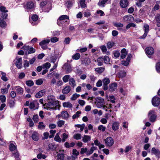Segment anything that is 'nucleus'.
I'll return each mask as SVG.
<instances>
[{
	"label": "nucleus",
	"instance_id": "obj_1",
	"mask_svg": "<svg viewBox=\"0 0 160 160\" xmlns=\"http://www.w3.org/2000/svg\"><path fill=\"white\" fill-rule=\"evenodd\" d=\"M45 108L48 110H54L59 109L60 105L58 101L48 102L47 104H45Z\"/></svg>",
	"mask_w": 160,
	"mask_h": 160
},
{
	"label": "nucleus",
	"instance_id": "obj_2",
	"mask_svg": "<svg viewBox=\"0 0 160 160\" xmlns=\"http://www.w3.org/2000/svg\"><path fill=\"white\" fill-rule=\"evenodd\" d=\"M14 62L18 68L20 69L22 67V58L17 57L14 60Z\"/></svg>",
	"mask_w": 160,
	"mask_h": 160
},
{
	"label": "nucleus",
	"instance_id": "obj_3",
	"mask_svg": "<svg viewBox=\"0 0 160 160\" xmlns=\"http://www.w3.org/2000/svg\"><path fill=\"white\" fill-rule=\"evenodd\" d=\"M96 100L97 102L96 105L97 108H101L104 105V101L102 98H97Z\"/></svg>",
	"mask_w": 160,
	"mask_h": 160
},
{
	"label": "nucleus",
	"instance_id": "obj_4",
	"mask_svg": "<svg viewBox=\"0 0 160 160\" xmlns=\"http://www.w3.org/2000/svg\"><path fill=\"white\" fill-rule=\"evenodd\" d=\"M155 111L153 110H150L148 113L149 120L151 122H154L155 121L156 116L155 115Z\"/></svg>",
	"mask_w": 160,
	"mask_h": 160
},
{
	"label": "nucleus",
	"instance_id": "obj_5",
	"mask_svg": "<svg viewBox=\"0 0 160 160\" xmlns=\"http://www.w3.org/2000/svg\"><path fill=\"white\" fill-rule=\"evenodd\" d=\"M145 51L148 57L149 58H150L151 56L154 53V50L152 47H149L146 48Z\"/></svg>",
	"mask_w": 160,
	"mask_h": 160
},
{
	"label": "nucleus",
	"instance_id": "obj_6",
	"mask_svg": "<svg viewBox=\"0 0 160 160\" xmlns=\"http://www.w3.org/2000/svg\"><path fill=\"white\" fill-rule=\"evenodd\" d=\"M45 5H47L48 7V8L46 10L45 12H48L52 8V4L50 2H47L46 1H43L41 2L40 4V6L41 7H43Z\"/></svg>",
	"mask_w": 160,
	"mask_h": 160
},
{
	"label": "nucleus",
	"instance_id": "obj_7",
	"mask_svg": "<svg viewBox=\"0 0 160 160\" xmlns=\"http://www.w3.org/2000/svg\"><path fill=\"white\" fill-rule=\"evenodd\" d=\"M0 10L2 12L1 17L3 18H6L8 16V14L6 12H8L7 10H6L5 7L3 6L0 7Z\"/></svg>",
	"mask_w": 160,
	"mask_h": 160
},
{
	"label": "nucleus",
	"instance_id": "obj_8",
	"mask_svg": "<svg viewBox=\"0 0 160 160\" xmlns=\"http://www.w3.org/2000/svg\"><path fill=\"white\" fill-rule=\"evenodd\" d=\"M152 103L154 106H158L160 104V99L157 96H155L152 99Z\"/></svg>",
	"mask_w": 160,
	"mask_h": 160
},
{
	"label": "nucleus",
	"instance_id": "obj_9",
	"mask_svg": "<svg viewBox=\"0 0 160 160\" xmlns=\"http://www.w3.org/2000/svg\"><path fill=\"white\" fill-rule=\"evenodd\" d=\"M22 48L24 50H28V54L33 53L35 52L36 50L32 47H30L29 46H23Z\"/></svg>",
	"mask_w": 160,
	"mask_h": 160
},
{
	"label": "nucleus",
	"instance_id": "obj_10",
	"mask_svg": "<svg viewBox=\"0 0 160 160\" xmlns=\"http://www.w3.org/2000/svg\"><path fill=\"white\" fill-rule=\"evenodd\" d=\"M134 19V17L131 15H126L123 17V21L128 23L132 22Z\"/></svg>",
	"mask_w": 160,
	"mask_h": 160
},
{
	"label": "nucleus",
	"instance_id": "obj_11",
	"mask_svg": "<svg viewBox=\"0 0 160 160\" xmlns=\"http://www.w3.org/2000/svg\"><path fill=\"white\" fill-rule=\"evenodd\" d=\"M63 69L65 70L66 73H69L72 71V69L70 64L65 63L63 67Z\"/></svg>",
	"mask_w": 160,
	"mask_h": 160
},
{
	"label": "nucleus",
	"instance_id": "obj_12",
	"mask_svg": "<svg viewBox=\"0 0 160 160\" xmlns=\"http://www.w3.org/2000/svg\"><path fill=\"white\" fill-rule=\"evenodd\" d=\"M149 26L147 24H145L144 26L143 30L144 31V34L140 37V38L143 39L145 38L147 35L149 29Z\"/></svg>",
	"mask_w": 160,
	"mask_h": 160
},
{
	"label": "nucleus",
	"instance_id": "obj_13",
	"mask_svg": "<svg viewBox=\"0 0 160 160\" xmlns=\"http://www.w3.org/2000/svg\"><path fill=\"white\" fill-rule=\"evenodd\" d=\"M120 4L123 8H126L129 5V2L128 0H120Z\"/></svg>",
	"mask_w": 160,
	"mask_h": 160
},
{
	"label": "nucleus",
	"instance_id": "obj_14",
	"mask_svg": "<svg viewBox=\"0 0 160 160\" xmlns=\"http://www.w3.org/2000/svg\"><path fill=\"white\" fill-rule=\"evenodd\" d=\"M91 62V59L88 58H85L82 61V63L86 66H87Z\"/></svg>",
	"mask_w": 160,
	"mask_h": 160
},
{
	"label": "nucleus",
	"instance_id": "obj_15",
	"mask_svg": "<svg viewBox=\"0 0 160 160\" xmlns=\"http://www.w3.org/2000/svg\"><path fill=\"white\" fill-rule=\"evenodd\" d=\"M34 7V3L32 1L28 2L27 3L26 8L28 10L32 9Z\"/></svg>",
	"mask_w": 160,
	"mask_h": 160
},
{
	"label": "nucleus",
	"instance_id": "obj_16",
	"mask_svg": "<svg viewBox=\"0 0 160 160\" xmlns=\"http://www.w3.org/2000/svg\"><path fill=\"white\" fill-rule=\"evenodd\" d=\"M15 90H16L18 94H22L23 92V88L19 86H17L14 87Z\"/></svg>",
	"mask_w": 160,
	"mask_h": 160
},
{
	"label": "nucleus",
	"instance_id": "obj_17",
	"mask_svg": "<svg viewBox=\"0 0 160 160\" xmlns=\"http://www.w3.org/2000/svg\"><path fill=\"white\" fill-rule=\"evenodd\" d=\"M62 106L63 107L72 109L73 107L72 104L70 102H67L63 103Z\"/></svg>",
	"mask_w": 160,
	"mask_h": 160
},
{
	"label": "nucleus",
	"instance_id": "obj_18",
	"mask_svg": "<svg viewBox=\"0 0 160 160\" xmlns=\"http://www.w3.org/2000/svg\"><path fill=\"white\" fill-rule=\"evenodd\" d=\"M60 115H58V116L60 117ZM61 117L62 118L64 119H67L69 117V114L67 111H62L61 112L60 115Z\"/></svg>",
	"mask_w": 160,
	"mask_h": 160
},
{
	"label": "nucleus",
	"instance_id": "obj_19",
	"mask_svg": "<svg viewBox=\"0 0 160 160\" xmlns=\"http://www.w3.org/2000/svg\"><path fill=\"white\" fill-rule=\"evenodd\" d=\"M117 87V85L116 83H113L109 85V90L110 91H113L116 89Z\"/></svg>",
	"mask_w": 160,
	"mask_h": 160
},
{
	"label": "nucleus",
	"instance_id": "obj_20",
	"mask_svg": "<svg viewBox=\"0 0 160 160\" xmlns=\"http://www.w3.org/2000/svg\"><path fill=\"white\" fill-rule=\"evenodd\" d=\"M151 153L152 154L155 155L156 156L159 157L160 156V150L158 149H156L155 148H153L151 150Z\"/></svg>",
	"mask_w": 160,
	"mask_h": 160
},
{
	"label": "nucleus",
	"instance_id": "obj_21",
	"mask_svg": "<svg viewBox=\"0 0 160 160\" xmlns=\"http://www.w3.org/2000/svg\"><path fill=\"white\" fill-rule=\"evenodd\" d=\"M45 91L44 90H42L36 94L35 97L38 98H39L45 94Z\"/></svg>",
	"mask_w": 160,
	"mask_h": 160
},
{
	"label": "nucleus",
	"instance_id": "obj_22",
	"mask_svg": "<svg viewBox=\"0 0 160 160\" xmlns=\"http://www.w3.org/2000/svg\"><path fill=\"white\" fill-rule=\"evenodd\" d=\"M71 90V88L69 86H66L62 90V92L64 94L68 93Z\"/></svg>",
	"mask_w": 160,
	"mask_h": 160
},
{
	"label": "nucleus",
	"instance_id": "obj_23",
	"mask_svg": "<svg viewBox=\"0 0 160 160\" xmlns=\"http://www.w3.org/2000/svg\"><path fill=\"white\" fill-rule=\"evenodd\" d=\"M121 58L123 59L125 58L126 55L128 54V52L125 48L122 49L121 51Z\"/></svg>",
	"mask_w": 160,
	"mask_h": 160
},
{
	"label": "nucleus",
	"instance_id": "obj_24",
	"mask_svg": "<svg viewBox=\"0 0 160 160\" xmlns=\"http://www.w3.org/2000/svg\"><path fill=\"white\" fill-rule=\"evenodd\" d=\"M4 19L0 17V26L2 28H5L7 26V24L4 20Z\"/></svg>",
	"mask_w": 160,
	"mask_h": 160
},
{
	"label": "nucleus",
	"instance_id": "obj_25",
	"mask_svg": "<svg viewBox=\"0 0 160 160\" xmlns=\"http://www.w3.org/2000/svg\"><path fill=\"white\" fill-rule=\"evenodd\" d=\"M119 124L118 122H114L112 125V129L114 131L117 130L119 128Z\"/></svg>",
	"mask_w": 160,
	"mask_h": 160
},
{
	"label": "nucleus",
	"instance_id": "obj_26",
	"mask_svg": "<svg viewBox=\"0 0 160 160\" xmlns=\"http://www.w3.org/2000/svg\"><path fill=\"white\" fill-rule=\"evenodd\" d=\"M48 148L51 150H54L57 148L56 145L53 143L49 144L48 145Z\"/></svg>",
	"mask_w": 160,
	"mask_h": 160
},
{
	"label": "nucleus",
	"instance_id": "obj_27",
	"mask_svg": "<svg viewBox=\"0 0 160 160\" xmlns=\"http://www.w3.org/2000/svg\"><path fill=\"white\" fill-rule=\"evenodd\" d=\"M32 138L33 140H38V135L37 132H34L32 135Z\"/></svg>",
	"mask_w": 160,
	"mask_h": 160
},
{
	"label": "nucleus",
	"instance_id": "obj_28",
	"mask_svg": "<svg viewBox=\"0 0 160 160\" xmlns=\"http://www.w3.org/2000/svg\"><path fill=\"white\" fill-rule=\"evenodd\" d=\"M96 147L95 148L94 147H92L90 149L87 150L86 153L87 155H89L92 154L94 150L96 149Z\"/></svg>",
	"mask_w": 160,
	"mask_h": 160
},
{
	"label": "nucleus",
	"instance_id": "obj_29",
	"mask_svg": "<svg viewBox=\"0 0 160 160\" xmlns=\"http://www.w3.org/2000/svg\"><path fill=\"white\" fill-rule=\"evenodd\" d=\"M48 102H54V101H58L55 100V97L52 95H50L48 97Z\"/></svg>",
	"mask_w": 160,
	"mask_h": 160
},
{
	"label": "nucleus",
	"instance_id": "obj_30",
	"mask_svg": "<svg viewBox=\"0 0 160 160\" xmlns=\"http://www.w3.org/2000/svg\"><path fill=\"white\" fill-rule=\"evenodd\" d=\"M75 145V143L74 142H72L70 143L66 142L64 143V145L67 148H69L73 147Z\"/></svg>",
	"mask_w": 160,
	"mask_h": 160
},
{
	"label": "nucleus",
	"instance_id": "obj_31",
	"mask_svg": "<svg viewBox=\"0 0 160 160\" xmlns=\"http://www.w3.org/2000/svg\"><path fill=\"white\" fill-rule=\"evenodd\" d=\"M85 2V0H81L80 1L79 4L81 8H85L87 7V5Z\"/></svg>",
	"mask_w": 160,
	"mask_h": 160
},
{
	"label": "nucleus",
	"instance_id": "obj_32",
	"mask_svg": "<svg viewBox=\"0 0 160 160\" xmlns=\"http://www.w3.org/2000/svg\"><path fill=\"white\" fill-rule=\"evenodd\" d=\"M108 0H99L98 3V5L99 6L104 7V4L108 1Z\"/></svg>",
	"mask_w": 160,
	"mask_h": 160
},
{
	"label": "nucleus",
	"instance_id": "obj_33",
	"mask_svg": "<svg viewBox=\"0 0 160 160\" xmlns=\"http://www.w3.org/2000/svg\"><path fill=\"white\" fill-rule=\"evenodd\" d=\"M49 42L50 40L49 39H45L40 42L39 44L40 46L45 45L46 44L48 43Z\"/></svg>",
	"mask_w": 160,
	"mask_h": 160
},
{
	"label": "nucleus",
	"instance_id": "obj_34",
	"mask_svg": "<svg viewBox=\"0 0 160 160\" xmlns=\"http://www.w3.org/2000/svg\"><path fill=\"white\" fill-rule=\"evenodd\" d=\"M103 58L102 57L98 58L97 59V61L98 62V66H101L103 65Z\"/></svg>",
	"mask_w": 160,
	"mask_h": 160
},
{
	"label": "nucleus",
	"instance_id": "obj_35",
	"mask_svg": "<svg viewBox=\"0 0 160 160\" xmlns=\"http://www.w3.org/2000/svg\"><path fill=\"white\" fill-rule=\"evenodd\" d=\"M80 57V54L78 53H77L72 56V58L74 60H77L79 59Z\"/></svg>",
	"mask_w": 160,
	"mask_h": 160
},
{
	"label": "nucleus",
	"instance_id": "obj_36",
	"mask_svg": "<svg viewBox=\"0 0 160 160\" xmlns=\"http://www.w3.org/2000/svg\"><path fill=\"white\" fill-rule=\"evenodd\" d=\"M56 157H57V160H63L64 158V154L62 153H58Z\"/></svg>",
	"mask_w": 160,
	"mask_h": 160
},
{
	"label": "nucleus",
	"instance_id": "obj_37",
	"mask_svg": "<svg viewBox=\"0 0 160 160\" xmlns=\"http://www.w3.org/2000/svg\"><path fill=\"white\" fill-rule=\"evenodd\" d=\"M126 75V72L124 71H121L118 74V77L119 78H123Z\"/></svg>",
	"mask_w": 160,
	"mask_h": 160
},
{
	"label": "nucleus",
	"instance_id": "obj_38",
	"mask_svg": "<svg viewBox=\"0 0 160 160\" xmlns=\"http://www.w3.org/2000/svg\"><path fill=\"white\" fill-rule=\"evenodd\" d=\"M1 74L2 75V76L1 78V79L5 82L7 81L8 79L6 76V73L2 72L1 73Z\"/></svg>",
	"mask_w": 160,
	"mask_h": 160
},
{
	"label": "nucleus",
	"instance_id": "obj_39",
	"mask_svg": "<svg viewBox=\"0 0 160 160\" xmlns=\"http://www.w3.org/2000/svg\"><path fill=\"white\" fill-rule=\"evenodd\" d=\"M69 83L73 87L75 86V81L73 78H70Z\"/></svg>",
	"mask_w": 160,
	"mask_h": 160
},
{
	"label": "nucleus",
	"instance_id": "obj_40",
	"mask_svg": "<svg viewBox=\"0 0 160 160\" xmlns=\"http://www.w3.org/2000/svg\"><path fill=\"white\" fill-rule=\"evenodd\" d=\"M51 66V64L48 62H47L44 64H43L42 65L43 68H46L47 69L49 68Z\"/></svg>",
	"mask_w": 160,
	"mask_h": 160
},
{
	"label": "nucleus",
	"instance_id": "obj_41",
	"mask_svg": "<svg viewBox=\"0 0 160 160\" xmlns=\"http://www.w3.org/2000/svg\"><path fill=\"white\" fill-rule=\"evenodd\" d=\"M72 154L73 156H76V158H77V156L79 154V152L78 151L77 149H73L72 151Z\"/></svg>",
	"mask_w": 160,
	"mask_h": 160
},
{
	"label": "nucleus",
	"instance_id": "obj_42",
	"mask_svg": "<svg viewBox=\"0 0 160 160\" xmlns=\"http://www.w3.org/2000/svg\"><path fill=\"white\" fill-rule=\"evenodd\" d=\"M81 113V112L80 111H77L76 113L74 114L72 116L73 119H75L79 117L80 114Z\"/></svg>",
	"mask_w": 160,
	"mask_h": 160
},
{
	"label": "nucleus",
	"instance_id": "obj_43",
	"mask_svg": "<svg viewBox=\"0 0 160 160\" xmlns=\"http://www.w3.org/2000/svg\"><path fill=\"white\" fill-rule=\"evenodd\" d=\"M160 2L159 1H157L155 6L152 9L153 11H155L159 9L160 6L159 5Z\"/></svg>",
	"mask_w": 160,
	"mask_h": 160
},
{
	"label": "nucleus",
	"instance_id": "obj_44",
	"mask_svg": "<svg viewBox=\"0 0 160 160\" xmlns=\"http://www.w3.org/2000/svg\"><path fill=\"white\" fill-rule=\"evenodd\" d=\"M16 145L14 144L11 143L9 146V149L11 151H14L16 148Z\"/></svg>",
	"mask_w": 160,
	"mask_h": 160
},
{
	"label": "nucleus",
	"instance_id": "obj_45",
	"mask_svg": "<svg viewBox=\"0 0 160 160\" xmlns=\"http://www.w3.org/2000/svg\"><path fill=\"white\" fill-rule=\"evenodd\" d=\"M95 70L98 73H101L104 70V68L103 67L98 68H95Z\"/></svg>",
	"mask_w": 160,
	"mask_h": 160
},
{
	"label": "nucleus",
	"instance_id": "obj_46",
	"mask_svg": "<svg viewBox=\"0 0 160 160\" xmlns=\"http://www.w3.org/2000/svg\"><path fill=\"white\" fill-rule=\"evenodd\" d=\"M105 141L106 145L109 147L112 146L114 143L113 141Z\"/></svg>",
	"mask_w": 160,
	"mask_h": 160
},
{
	"label": "nucleus",
	"instance_id": "obj_47",
	"mask_svg": "<svg viewBox=\"0 0 160 160\" xmlns=\"http://www.w3.org/2000/svg\"><path fill=\"white\" fill-rule=\"evenodd\" d=\"M114 26L117 28H121L123 27V25L122 24L119 22H115L113 23Z\"/></svg>",
	"mask_w": 160,
	"mask_h": 160
},
{
	"label": "nucleus",
	"instance_id": "obj_48",
	"mask_svg": "<svg viewBox=\"0 0 160 160\" xmlns=\"http://www.w3.org/2000/svg\"><path fill=\"white\" fill-rule=\"evenodd\" d=\"M70 77L69 75H66L64 76L62 78L63 81L65 82H67Z\"/></svg>",
	"mask_w": 160,
	"mask_h": 160
},
{
	"label": "nucleus",
	"instance_id": "obj_49",
	"mask_svg": "<svg viewBox=\"0 0 160 160\" xmlns=\"http://www.w3.org/2000/svg\"><path fill=\"white\" fill-rule=\"evenodd\" d=\"M103 84L108 85L110 82L109 79L107 78H105L102 80Z\"/></svg>",
	"mask_w": 160,
	"mask_h": 160
},
{
	"label": "nucleus",
	"instance_id": "obj_50",
	"mask_svg": "<svg viewBox=\"0 0 160 160\" xmlns=\"http://www.w3.org/2000/svg\"><path fill=\"white\" fill-rule=\"evenodd\" d=\"M74 1H68L66 2V4L67 6V7L68 8H69L72 7V4L74 3Z\"/></svg>",
	"mask_w": 160,
	"mask_h": 160
},
{
	"label": "nucleus",
	"instance_id": "obj_51",
	"mask_svg": "<svg viewBox=\"0 0 160 160\" xmlns=\"http://www.w3.org/2000/svg\"><path fill=\"white\" fill-rule=\"evenodd\" d=\"M46 156L44 154H42L41 153H39L37 156V158L39 159L43 158L45 159L46 158Z\"/></svg>",
	"mask_w": 160,
	"mask_h": 160
},
{
	"label": "nucleus",
	"instance_id": "obj_52",
	"mask_svg": "<svg viewBox=\"0 0 160 160\" xmlns=\"http://www.w3.org/2000/svg\"><path fill=\"white\" fill-rule=\"evenodd\" d=\"M79 96L80 95L79 94H78L76 93H75L72 95L71 98V100L73 101L75 100H76Z\"/></svg>",
	"mask_w": 160,
	"mask_h": 160
},
{
	"label": "nucleus",
	"instance_id": "obj_53",
	"mask_svg": "<svg viewBox=\"0 0 160 160\" xmlns=\"http://www.w3.org/2000/svg\"><path fill=\"white\" fill-rule=\"evenodd\" d=\"M114 43L112 42H109L107 44V47L108 48H112L114 45Z\"/></svg>",
	"mask_w": 160,
	"mask_h": 160
},
{
	"label": "nucleus",
	"instance_id": "obj_54",
	"mask_svg": "<svg viewBox=\"0 0 160 160\" xmlns=\"http://www.w3.org/2000/svg\"><path fill=\"white\" fill-rule=\"evenodd\" d=\"M65 19H69V17L66 15H62L58 18L59 20H62Z\"/></svg>",
	"mask_w": 160,
	"mask_h": 160
},
{
	"label": "nucleus",
	"instance_id": "obj_55",
	"mask_svg": "<svg viewBox=\"0 0 160 160\" xmlns=\"http://www.w3.org/2000/svg\"><path fill=\"white\" fill-rule=\"evenodd\" d=\"M64 121L63 120H59L57 122V123L59 127H61L64 124Z\"/></svg>",
	"mask_w": 160,
	"mask_h": 160
},
{
	"label": "nucleus",
	"instance_id": "obj_56",
	"mask_svg": "<svg viewBox=\"0 0 160 160\" xmlns=\"http://www.w3.org/2000/svg\"><path fill=\"white\" fill-rule=\"evenodd\" d=\"M26 84L28 86L31 87L33 85L34 82L32 81L28 80L26 82Z\"/></svg>",
	"mask_w": 160,
	"mask_h": 160
},
{
	"label": "nucleus",
	"instance_id": "obj_57",
	"mask_svg": "<svg viewBox=\"0 0 160 160\" xmlns=\"http://www.w3.org/2000/svg\"><path fill=\"white\" fill-rule=\"evenodd\" d=\"M98 129L103 132H104L106 130V127L103 125H99L98 127Z\"/></svg>",
	"mask_w": 160,
	"mask_h": 160
},
{
	"label": "nucleus",
	"instance_id": "obj_58",
	"mask_svg": "<svg viewBox=\"0 0 160 160\" xmlns=\"http://www.w3.org/2000/svg\"><path fill=\"white\" fill-rule=\"evenodd\" d=\"M27 120L29 122V125L30 127H32L33 126L34 123L33 122L32 119L30 118H28L27 119Z\"/></svg>",
	"mask_w": 160,
	"mask_h": 160
},
{
	"label": "nucleus",
	"instance_id": "obj_59",
	"mask_svg": "<svg viewBox=\"0 0 160 160\" xmlns=\"http://www.w3.org/2000/svg\"><path fill=\"white\" fill-rule=\"evenodd\" d=\"M103 58V61L105 63L108 64L109 62L110 59L108 56H105Z\"/></svg>",
	"mask_w": 160,
	"mask_h": 160
},
{
	"label": "nucleus",
	"instance_id": "obj_60",
	"mask_svg": "<svg viewBox=\"0 0 160 160\" xmlns=\"http://www.w3.org/2000/svg\"><path fill=\"white\" fill-rule=\"evenodd\" d=\"M32 119L34 121V122L37 123L38 121V115H34L33 116Z\"/></svg>",
	"mask_w": 160,
	"mask_h": 160
},
{
	"label": "nucleus",
	"instance_id": "obj_61",
	"mask_svg": "<svg viewBox=\"0 0 160 160\" xmlns=\"http://www.w3.org/2000/svg\"><path fill=\"white\" fill-rule=\"evenodd\" d=\"M9 106L10 108L14 107L15 104V102L13 100H10L9 103Z\"/></svg>",
	"mask_w": 160,
	"mask_h": 160
},
{
	"label": "nucleus",
	"instance_id": "obj_62",
	"mask_svg": "<svg viewBox=\"0 0 160 160\" xmlns=\"http://www.w3.org/2000/svg\"><path fill=\"white\" fill-rule=\"evenodd\" d=\"M38 128L40 129L44 128L45 127V126L43 124V123L42 122H40L38 123Z\"/></svg>",
	"mask_w": 160,
	"mask_h": 160
},
{
	"label": "nucleus",
	"instance_id": "obj_63",
	"mask_svg": "<svg viewBox=\"0 0 160 160\" xmlns=\"http://www.w3.org/2000/svg\"><path fill=\"white\" fill-rule=\"evenodd\" d=\"M74 139H80L81 138V135L80 134H77L73 136Z\"/></svg>",
	"mask_w": 160,
	"mask_h": 160
},
{
	"label": "nucleus",
	"instance_id": "obj_64",
	"mask_svg": "<svg viewBox=\"0 0 160 160\" xmlns=\"http://www.w3.org/2000/svg\"><path fill=\"white\" fill-rule=\"evenodd\" d=\"M156 70L158 72H160V62H158L156 64Z\"/></svg>",
	"mask_w": 160,
	"mask_h": 160
}]
</instances>
